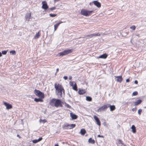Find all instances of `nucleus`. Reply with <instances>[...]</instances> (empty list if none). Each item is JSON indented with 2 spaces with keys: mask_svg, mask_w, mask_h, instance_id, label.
<instances>
[{
  "mask_svg": "<svg viewBox=\"0 0 146 146\" xmlns=\"http://www.w3.org/2000/svg\"><path fill=\"white\" fill-rule=\"evenodd\" d=\"M53 103H54V106L56 107H62L63 106L62 102L60 99H56L54 98L52 99L50 101V104H52Z\"/></svg>",
  "mask_w": 146,
  "mask_h": 146,
  "instance_id": "nucleus-1",
  "label": "nucleus"
},
{
  "mask_svg": "<svg viewBox=\"0 0 146 146\" xmlns=\"http://www.w3.org/2000/svg\"><path fill=\"white\" fill-rule=\"evenodd\" d=\"M93 12V11H90L83 9L81 11L80 13L81 15L87 17L90 15Z\"/></svg>",
  "mask_w": 146,
  "mask_h": 146,
  "instance_id": "nucleus-2",
  "label": "nucleus"
},
{
  "mask_svg": "<svg viewBox=\"0 0 146 146\" xmlns=\"http://www.w3.org/2000/svg\"><path fill=\"white\" fill-rule=\"evenodd\" d=\"M34 94L40 98H44V94L39 90L35 89L34 91Z\"/></svg>",
  "mask_w": 146,
  "mask_h": 146,
  "instance_id": "nucleus-3",
  "label": "nucleus"
},
{
  "mask_svg": "<svg viewBox=\"0 0 146 146\" xmlns=\"http://www.w3.org/2000/svg\"><path fill=\"white\" fill-rule=\"evenodd\" d=\"M72 51L71 49L66 50L64 51L60 52L59 53L60 56H62L64 55H66L70 53Z\"/></svg>",
  "mask_w": 146,
  "mask_h": 146,
  "instance_id": "nucleus-4",
  "label": "nucleus"
},
{
  "mask_svg": "<svg viewBox=\"0 0 146 146\" xmlns=\"http://www.w3.org/2000/svg\"><path fill=\"white\" fill-rule=\"evenodd\" d=\"M54 88L56 90L58 91H62L63 90V88L62 85L59 84H57L55 83L54 84Z\"/></svg>",
  "mask_w": 146,
  "mask_h": 146,
  "instance_id": "nucleus-5",
  "label": "nucleus"
},
{
  "mask_svg": "<svg viewBox=\"0 0 146 146\" xmlns=\"http://www.w3.org/2000/svg\"><path fill=\"white\" fill-rule=\"evenodd\" d=\"M109 107V106L107 104L104 105L100 107L98 109V111L99 112H101L106 110Z\"/></svg>",
  "mask_w": 146,
  "mask_h": 146,
  "instance_id": "nucleus-6",
  "label": "nucleus"
},
{
  "mask_svg": "<svg viewBox=\"0 0 146 146\" xmlns=\"http://www.w3.org/2000/svg\"><path fill=\"white\" fill-rule=\"evenodd\" d=\"M100 34L99 33H95L91 34L90 35H86V36L84 37V38H86L87 37H89V38H92L93 37H96L97 36H100Z\"/></svg>",
  "mask_w": 146,
  "mask_h": 146,
  "instance_id": "nucleus-7",
  "label": "nucleus"
},
{
  "mask_svg": "<svg viewBox=\"0 0 146 146\" xmlns=\"http://www.w3.org/2000/svg\"><path fill=\"white\" fill-rule=\"evenodd\" d=\"M42 8L44 10H46L48 8V6L46 3V2L45 1H43L42 2Z\"/></svg>",
  "mask_w": 146,
  "mask_h": 146,
  "instance_id": "nucleus-8",
  "label": "nucleus"
},
{
  "mask_svg": "<svg viewBox=\"0 0 146 146\" xmlns=\"http://www.w3.org/2000/svg\"><path fill=\"white\" fill-rule=\"evenodd\" d=\"M76 126L75 124H66L65 125L66 129H71L74 127Z\"/></svg>",
  "mask_w": 146,
  "mask_h": 146,
  "instance_id": "nucleus-9",
  "label": "nucleus"
},
{
  "mask_svg": "<svg viewBox=\"0 0 146 146\" xmlns=\"http://www.w3.org/2000/svg\"><path fill=\"white\" fill-rule=\"evenodd\" d=\"M4 104L6 107L7 109L9 110V109H11L12 108V105L11 104H9V103H8L6 102H4Z\"/></svg>",
  "mask_w": 146,
  "mask_h": 146,
  "instance_id": "nucleus-10",
  "label": "nucleus"
},
{
  "mask_svg": "<svg viewBox=\"0 0 146 146\" xmlns=\"http://www.w3.org/2000/svg\"><path fill=\"white\" fill-rule=\"evenodd\" d=\"M94 117L95 120H96L97 125L99 126H100L101 125L100 122L98 118L96 115H94Z\"/></svg>",
  "mask_w": 146,
  "mask_h": 146,
  "instance_id": "nucleus-11",
  "label": "nucleus"
},
{
  "mask_svg": "<svg viewBox=\"0 0 146 146\" xmlns=\"http://www.w3.org/2000/svg\"><path fill=\"white\" fill-rule=\"evenodd\" d=\"M31 13H28L26 14L25 16V18L27 21H29L30 19H31Z\"/></svg>",
  "mask_w": 146,
  "mask_h": 146,
  "instance_id": "nucleus-12",
  "label": "nucleus"
},
{
  "mask_svg": "<svg viewBox=\"0 0 146 146\" xmlns=\"http://www.w3.org/2000/svg\"><path fill=\"white\" fill-rule=\"evenodd\" d=\"M94 5L98 7H101V4L97 1H94L93 2Z\"/></svg>",
  "mask_w": 146,
  "mask_h": 146,
  "instance_id": "nucleus-13",
  "label": "nucleus"
},
{
  "mask_svg": "<svg viewBox=\"0 0 146 146\" xmlns=\"http://www.w3.org/2000/svg\"><path fill=\"white\" fill-rule=\"evenodd\" d=\"M108 55L106 53L104 54L101 55H100L98 57V58H101L103 59H106Z\"/></svg>",
  "mask_w": 146,
  "mask_h": 146,
  "instance_id": "nucleus-14",
  "label": "nucleus"
},
{
  "mask_svg": "<svg viewBox=\"0 0 146 146\" xmlns=\"http://www.w3.org/2000/svg\"><path fill=\"white\" fill-rule=\"evenodd\" d=\"M63 22L61 21L60 22L58 23H56V24L54 25V31H56L58 27V26L61 23H62Z\"/></svg>",
  "mask_w": 146,
  "mask_h": 146,
  "instance_id": "nucleus-15",
  "label": "nucleus"
},
{
  "mask_svg": "<svg viewBox=\"0 0 146 146\" xmlns=\"http://www.w3.org/2000/svg\"><path fill=\"white\" fill-rule=\"evenodd\" d=\"M115 78H117L116 80L117 82H121L122 80V78L121 76H117L115 77Z\"/></svg>",
  "mask_w": 146,
  "mask_h": 146,
  "instance_id": "nucleus-16",
  "label": "nucleus"
},
{
  "mask_svg": "<svg viewBox=\"0 0 146 146\" xmlns=\"http://www.w3.org/2000/svg\"><path fill=\"white\" fill-rule=\"evenodd\" d=\"M70 115L72 119H76L78 117V116L72 113H70Z\"/></svg>",
  "mask_w": 146,
  "mask_h": 146,
  "instance_id": "nucleus-17",
  "label": "nucleus"
},
{
  "mask_svg": "<svg viewBox=\"0 0 146 146\" xmlns=\"http://www.w3.org/2000/svg\"><path fill=\"white\" fill-rule=\"evenodd\" d=\"M107 105L109 106V107H110L111 111H113L115 110V106L113 105L111 106L109 104H107Z\"/></svg>",
  "mask_w": 146,
  "mask_h": 146,
  "instance_id": "nucleus-18",
  "label": "nucleus"
},
{
  "mask_svg": "<svg viewBox=\"0 0 146 146\" xmlns=\"http://www.w3.org/2000/svg\"><path fill=\"white\" fill-rule=\"evenodd\" d=\"M142 102L141 100H138L136 102H134V106H137L140 104Z\"/></svg>",
  "mask_w": 146,
  "mask_h": 146,
  "instance_id": "nucleus-19",
  "label": "nucleus"
},
{
  "mask_svg": "<svg viewBox=\"0 0 146 146\" xmlns=\"http://www.w3.org/2000/svg\"><path fill=\"white\" fill-rule=\"evenodd\" d=\"M42 98H35L34 99V101L36 102H42L43 101V100L42 99Z\"/></svg>",
  "mask_w": 146,
  "mask_h": 146,
  "instance_id": "nucleus-20",
  "label": "nucleus"
},
{
  "mask_svg": "<svg viewBox=\"0 0 146 146\" xmlns=\"http://www.w3.org/2000/svg\"><path fill=\"white\" fill-rule=\"evenodd\" d=\"M62 91H58V93L57 94V95L58 96V98H60L62 97Z\"/></svg>",
  "mask_w": 146,
  "mask_h": 146,
  "instance_id": "nucleus-21",
  "label": "nucleus"
},
{
  "mask_svg": "<svg viewBox=\"0 0 146 146\" xmlns=\"http://www.w3.org/2000/svg\"><path fill=\"white\" fill-rule=\"evenodd\" d=\"M40 31H38L37 33L34 36V38L36 39L38 38L40 36Z\"/></svg>",
  "mask_w": 146,
  "mask_h": 146,
  "instance_id": "nucleus-22",
  "label": "nucleus"
},
{
  "mask_svg": "<svg viewBox=\"0 0 146 146\" xmlns=\"http://www.w3.org/2000/svg\"><path fill=\"white\" fill-rule=\"evenodd\" d=\"M131 129L133 133H135L136 132V128L134 125H133L131 126Z\"/></svg>",
  "mask_w": 146,
  "mask_h": 146,
  "instance_id": "nucleus-23",
  "label": "nucleus"
},
{
  "mask_svg": "<svg viewBox=\"0 0 146 146\" xmlns=\"http://www.w3.org/2000/svg\"><path fill=\"white\" fill-rule=\"evenodd\" d=\"M86 133V131L84 129H81L80 133L82 135H84Z\"/></svg>",
  "mask_w": 146,
  "mask_h": 146,
  "instance_id": "nucleus-24",
  "label": "nucleus"
},
{
  "mask_svg": "<svg viewBox=\"0 0 146 146\" xmlns=\"http://www.w3.org/2000/svg\"><path fill=\"white\" fill-rule=\"evenodd\" d=\"M88 142L92 144H94L95 143V141L94 139H92V138H90L88 139Z\"/></svg>",
  "mask_w": 146,
  "mask_h": 146,
  "instance_id": "nucleus-25",
  "label": "nucleus"
},
{
  "mask_svg": "<svg viewBox=\"0 0 146 146\" xmlns=\"http://www.w3.org/2000/svg\"><path fill=\"white\" fill-rule=\"evenodd\" d=\"M85 92L84 90H79L78 93L80 94H83L85 93Z\"/></svg>",
  "mask_w": 146,
  "mask_h": 146,
  "instance_id": "nucleus-26",
  "label": "nucleus"
},
{
  "mask_svg": "<svg viewBox=\"0 0 146 146\" xmlns=\"http://www.w3.org/2000/svg\"><path fill=\"white\" fill-rule=\"evenodd\" d=\"M73 89V90H75L77 91V84L76 83H75V84L73 85V86H72Z\"/></svg>",
  "mask_w": 146,
  "mask_h": 146,
  "instance_id": "nucleus-27",
  "label": "nucleus"
},
{
  "mask_svg": "<svg viewBox=\"0 0 146 146\" xmlns=\"http://www.w3.org/2000/svg\"><path fill=\"white\" fill-rule=\"evenodd\" d=\"M86 100L90 102L92 100V98L90 96H86Z\"/></svg>",
  "mask_w": 146,
  "mask_h": 146,
  "instance_id": "nucleus-28",
  "label": "nucleus"
},
{
  "mask_svg": "<svg viewBox=\"0 0 146 146\" xmlns=\"http://www.w3.org/2000/svg\"><path fill=\"white\" fill-rule=\"evenodd\" d=\"M56 14H53L52 13H50L49 14V15L50 17H54L56 16Z\"/></svg>",
  "mask_w": 146,
  "mask_h": 146,
  "instance_id": "nucleus-29",
  "label": "nucleus"
},
{
  "mask_svg": "<svg viewBox=\"0 0 146 146\" xmlns=\"http://www.w3.org/2000/svg\"><path fill=\"white\" fill-rule=\"evenodd\" d=\"M10 52L12 55H14L16 54V52L14 50L10 51Z\"/></svg>",
  "mask_w": 146,
  "mask_h": 146,
  "instance_id": "nucleus-30",
  "label": "nucleus"
},
{
  "mask_svg": "<svg viewBox=\"0 0 146 146\" xmlns=\"http://www.w3.org/2000/svg\"><path fill=\"white\" fill-rule=\"evenodd\" d=\"M138 94V92L137 91H135L133 93L132 95L133 96H136Z\"/></svg>",
  "mask_w": 146,
  "mask_h": 146,
  "instance_id": "nucleus-31",
  "label": "nucleus"
},
{
  "mask_svg": "<svg viewBox=\"0 0 146 146\" xmlns=\"http://www.w3.org/2000/svg\"><path fill=\"white\" fill-rule=\"evenodd\" d=\"M7 51L4 50L2 51V54H3V55H5L7 53Z\"/></svg>",
  "mask_w": 146,
  "mask_h": 146,
  "instance_id": "nucleus-32",
  "label": "nucleus"
},
{
  "mask_svg": "<svg viewBox=\"0 0 146 146\" xmlns=\"http://www.w3.org/2000/svg\"><path fill=\"white\" fill-rule=\"evenodd\" d=\"M142 111V110L141 109H139L138 110V112L139 115H141Z\"/></svg>",
  "mask_w": 146,
  "mask_h": 146,
  "instance_id": "nucleus-33",
  "label": "nucleus"
},
{
  "mask_svg": "<svg viewBox=\"0 0 146 146\" xmlns=\"http://www.w3.org/2000/svg\"><path fill=\"white\" fill-rule=\"evenodd\" d=\"M130 28L132 29L133 30H135V27L134 25L133 26L130 27Z\"/></svg>",
  "mask_w": 146,
  "mask_h": 146,
  "instance_id": "nucleus-34",
  "label": "nucleus"
},
{
  "mask_svg": "<svg viewBox=\"0 0 146 146\" xmlns=\"http://www.w3.org/2000/svg\"><path fill=\"white\" fill-rule=\"evenodd\" d=\"M38 142L37 139H35L33 141V142L34 143H36Z\"/></svg>",
  "mask_w": 146,
  "mask_h": 146,
  "instance_id": "nucleus-35",
  "label": "nucleus"
},
{
  "mask_svg": "<svg viewBox=\"0 0 146 146\" xmlns=\"http://www.w3.org/2000/svg\"><path fill=\"white\" fill-rule=\"evenodd\" d=\"M66 107L68 108H71V106L68 104H66Z\"/></svg>",
  "mask_w": 146,
  "mask_h": 146,
  "instance_id": "nucleus-36",
  "label": "nucleus"
},
{
  "mask_svg": "<svg viewBox=\"0 0 146 146\" xmlns=\"http://www.w3.org/2000/svg\"><path fill=\"white\" fill-rule=\"evenodd\" d=\"M55 9H56V7H53L51 8H50V10L52 11L53 10Z\"/></svg>",
  "mask_w": 146,
  "mask_h": 146,
  "instance_id": "nucleus-37",
  "label": "nucleus"
},
{
  "mask_svg": "<svg viewBox=\"0 0 146 146\" xmlns=\"http://www.w3.org/2000/svg\"><path fill=\"white\" fill-rule=\"evenodd\" d=\"M70 86H73V85H74L73 84V82H70Z\"/></svg>",
  "mask_w": 146,
  "mask_h": 146,
  "instance_id": "nucleus-38",
  "label": "nucleus"
},
{
  "mask_svg": "<svg viewBox=\"0 0 146 146\" xmlns=\"http://www.w3.org/2000/svg\"><path fill=\"white\" fill-rule=\"evenodd\" d=\"M97 137H102V138H103L104 137V136H103V135H98L97 136Z\"/></svg>",
  "mask_w": 146,
  "mask_h": 146,
  "instance_id": "nucleus-39",
  "label": "nucleus"
},
{
  "mask_svg": "<svg viewBox=\"0 0 146 146\" xmlns=\"http://www.w3.org/2000/svg\"><path fill=\"white\" fill-rule=\"evenodd\" d=\"M42 139V137L39 138L38 139H37L38 141L39 142L41 141Z\"/></svg>",
  "mask_w": 146,
  "mask_h": 146,
  "instance_id": "nucleus-40",
  "label": "nucleus"
},
{
  "mask_svg": "<svg viewBox=\"0 0 146 146\" xmlns=\"http://www.w3.org/2000/svg\"><path fill=\"white\" fill-rule=\"evenodd\" d=\"M63 78L65 80H66L68 79V77L67 76H65L63 77Z\"/></svg>",
  "mask_w": 146,
  "mask_h": 146,
  "instance_id": "nucleus-41",
  "label": "nucleus"
},
{
  "mask_svg": "<svg viewBox=\"0 0 146 146\" xmlns=\"http://www.w3.org/2000/svg\"><path fill=\"white\" fill-rule=\"evenodd\" d=\"M58 71H59V68H57L56 69V72L55 74V75H56V73Z\"/></svg>",
  "mask_w": 146,
  "mask_h": 146,
  "instance_id": "nucleus-42",
  "label": "nucleus"
},
{
  "mask_svg": "<svg viewBox=\"0 0 146 146\" xmlns=\"http://www.w3.org/2000/svg\"><path fill=\"white\" fill-rule=\"evenodd\" d=\"M137 109V108H133L132 110V111H135Z\"/></svg>",
  "mask_w": 146,
  "mask_h": 146,
  "instance_id": "nucleus-43",
  "label": "nucleus"
},
{
  "mask_svg": "<svg viewBox=\"0 0 146 146\" xmlns=\"http://www.w3.org/2000/svg\"><path fill=\"white\" fill-rule=\"evenodd\" d=\"M129 82V78L127 79L126 80V82Z\"/></svg>",
  "mask_w": 146,
  "mask_h": 146,
  "instance_id": "nucleus-44",
  "label": "nucleus"
},
{
  "mask_svg": "<svg viewBox=\"0 0 146 146\" xmlns=\"http://www.w3.org/2000/svg\"><path fill=\"white\" fill-rule=\"evenodd\" d=\"M134 83L135 84H137L138 83V81H137V80H135V81H134Z\"/></svg>",
  "mask_w": 146,
  "mask_h": 146,
  "instance_id": "nucleus-45",
  "label": "nucleus"
},
{
  "mask_svg": "<svg viewBox=\"0 0 146 146\" xmlns=\"http://www.w3.org/2000/svg\"><path fill=\"white\" fill-rule=\"evenodd\" d=\"M42 121L43 122V123H44L46 121V120L45 119H44Z\"/></svg>",
  "mask_w": 146,
  "mask_h": 146,
  "instance_id": "nucleus-46",
  "label": "nucleus"
},
{
  "mask_svg": "<svg viewBox=\"0 0 146 146\" xmlns=\"http://www.w3.org/2000/svg\"><path fill=\"white\" fill-rule=\"evenodd\" d=\"M119 142H120V143L122 144H123V143H122V141L121 140H119Z\"/></svg>",
  "mask_w": 146,
  "mask_h": 146,
  "instance_id": "nucleus-47",
  "label": "nucleus"
},
{
  "mask_svg": "<svg viewBox=\"0 0 146 146\" xmlns=\"http://www.w3.org/2000/svg\"><path fill=\"white\" fill-rule=\"evenodd\" d=\"M72 78V77H71V76H70V77H69V80H71V79Z\"/></svg>",
  "mask_w": 146,
  "mask_h": 146,
  "instance_id": "nucleus-48",
  "label": "nucleus"
},
{
  "mask_svg": "<svg viewBox=\"0 0 146 146\" xmlns=\"http://www.w3.org/2000/svg\"><path fill=\"white\" fill-rule=\"evenodd\" d=\"M2 56V53H1L0 52V57H1V56Z\"/></svg>",
  "mask_w": 146,
  "mask_h": 146,
  "instance_id": "nucleus-49",
  "label": "nucleus"
},
{
  "mask_svg": "<svg viewBox=\"0 0 146 146\" xmlns=\"http://www.w3.org/2000/svg\"><path fill=\"white\" fill-rule=\"evenodd\" d=\"M17 136L18 137H19V138H21V137L20 136V135H17Z\"/></svg>",
  "mask_w": 146,
  "mask_h": 146,
  "instance_id": "nucleus-50",
  "label": "nucleus"
},
{
  "mask_svg": "<svg viewBox=\"0 0 146 146\" xmlns=\"http://www.w3.org/2000/svg\"><path fill=\"white\" fill-rule=\"evenodd\" d=\"M139 34H137V35H136V36H139Z\"/></svg>",
  "mask_w": 146,
  "mask_h": 146,
  "instance_id": "nucleus-51",
  "label": "nucleus"
},
{
  "mask_svg": "<svg viewBox=\"0 0 146 146\" xmlns=\"http://www.w3.org/2000/svg\"><path fill=\"white\" fill-rule=\"evenodd\" d=\"M63 92V93H64V89H63V90H62V91Z\"/></svg>",
  "mask_w": 146,
  "mask_h": 146,
  "instance_id": "nucleus-52",
  "label": "nucleus"
},
{
  "mask_svg": "<svg viewBox=\"0 0 146 146\" xmlns=\"http://www.w3.org/2000/svg\"><path fill=\"white\" fill-rule=\"evenodd\" d=\"M54 146H59L57 144L55 145Z\"/></svg>",
  "mask_w": 146,
  "mask_h": 146,
  "instance_id": "nucleus-53",
  "label": "nucleus"
},
{
  "mask_svg": "<svg viewBox=\"0 0 146 146\" xmlns=\"http://www.w3.org/2000/svg\"><path fill=\"white\" fill-rule=\"evenodd\" d=\"M68 95L70 97V95L69 94H68Z\"/></svg>",
  "mask_w": 146,
  "mask_h": 146,
  "instance_id": "nucleus-54",
  "label": "nucleus"
}]
</instances>
